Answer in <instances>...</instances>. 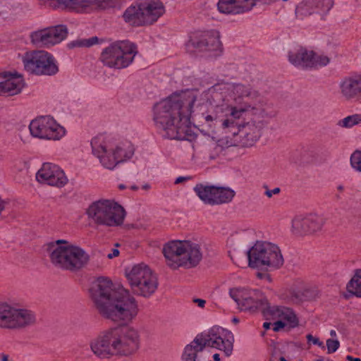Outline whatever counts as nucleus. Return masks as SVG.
<instances>
[{"mask_svg":"<svg viewBox=\"0 0 361 361\" xmlns=\"http://www.w3.org/2000/svg\"><path fill=\"white\" fill-rule=\"evenodd\" d=\"M90 293L96 310L105 319L130 322L137 315L139 309L135 299L127 292L116 290L106 278H99Z\"/></svg>","mask_w":361,"mask_h":361,"instance_id":"1","label":"nucleus"},{"mask_svg":"<svg viewBox=\"0 0 361 361\" xmlns=\"http://www.w3.org/2000/svg\"><path fill=\"white\" fill-rule=\"evenodd\" d=\"M196 99L192 94L172 95L155 106V120L166 135L173 140H190L193 137L190 113Z\"/></svg>","mask_w":361,"mask_h":361,"instance_id":"2","label":"nucleus"},{"mask_svg":"<svg viewBox=\"0 0 361 361\" xmlns=\"http://www.w3.org/2000/svg\"><path fill=\"white\" fill-rule=\"evenodd\" d=\"M140 334L133 326H123L104 331L91 343V349L97 356L105 358L111 355L128 356L139 348Z\"/></svg>","mask_w":361,"mask_h":361,"instance_id":"3","label":"nucleus"},{"mask_svg":"<svg viewBox=\"0 0 361 361\" xmlns=\"http://www.w3.org/2000/svg\"><path fill=\"white\" fill-rule=\"evenodd\" d=\"M51 262L57 268L71 272H78L90 262L89 254L79 246L65 240H57L48 245Z\"/></svg>","mask_w":361,"mask_h":361,"instance_id":"4","label":"nucleus"},{"mask_svg":"<svg viewBox=\"0 0 361 361\" xmlns=\"http://www.w3.org/2000/svg\"><path fill=\"white\" fill-rule=\"evenodd\" d=\"M163 253L167 265L173 269L195 267L202 257L200 246L186 240L169 242L164 245Z\"/></svg>","mask_w":361,"mask_h":361,"instance_id":"5","label":"nucleus"},{"mask_svg":"<svg viewBox=\"0 0 361 361\" xmlns=\"http://www.w3.org/2000/svg\"><path fill=\"white\" fill-rule=\"evenodd\" d=\"M87 213L94 223L109 226L121 225L126 214L121 205L109 200H99L92 203Z\"/></svg>","mask_w":361,"mask_h":361,"instance_id":"6","label":"nucleus"},{"mask_svg":"<svg viewBox=\"0 0 361 361\" xmlns=\"http://www.w3.org/2000/svg\"><path fill=\"white\" fill-rule=\"evenodd\" d=\"M137 54L135 44L121 41L106 47L101 54V61L110 68L119 69L128 66Z\"/></svg>","mask_w":361,"mask_h":361,"instance_id":"7","label":"nucleus"},{"mask_svg":"<svg viewBox=\"0 0 361 361\" xmlns=\"http://www.w3.org/2000/svg\"><path fill=\"white\" fill-rule=\"evenodd\" d=\"M247 257L248 264L252 268L279 267L283 262L279 247L267 242H257L248 250Z\"/></svg>","mask_w":361,"mask_h":361,"instance_id":"8","label":"nucleus"},{"mask_svg":"<svg viewBox=\"0 0 361 361\" xmlns=\"http://www.w3.org/2000/svg\"><path fill=\"white\" fill-rule=\"evenodd\" d=\"M35 317L27 310L16 309L6 303L0 304V328L16 329L34 324Z\"/></svg>","mask_w":361,"mask_h":361,"instance_id":"9","label":"nucleus"},{"mask_svg":"<svg viewBox=\"0 0 361 361\" xmlns=\"http://www.w3.org/2000/svg\"><path fill=\"white\" fill-rule=\"evenodd\" d=\"M26 71L36 75H51L58 72V67L51 54L45 51H35L24 60Z\"/></svg>","mask_w":361,"mask_h":361,"instance_id":"10","label":"nucleus"},{"mask_svg":"<svg viewBox=\"0 0 361 361\" xmlns=\"http://www.w3.org/2000/svg\"><path fill=\"white\" fill-rule=\"evenodd\" d=\"M31 134L36 137L47 140H59L64 135L63 128L48 116L33 120L30 124Z\"/></svg>","mask_w":361,"mask_h":361,"instance_id":"11","label":"nucleus"},{"mask_svg":"<svg viewBox=\"0 0 361 361\" xmlns=\"http://www.w3.org/2000/svg\"><path fill=\"white\" fill-rule=\"evenodd\" d=\"M68 35L66 25H59L33 32L30 35L31 42L36 45L49 47L60 43Z\"/></svg>","mask_w":361,"mask_h":361,"instance_id":"12","label":"nucleus"},{"mask_svg":"<svg viewBox=\"0 0 361 361\" xmlns=\"http://www.w3.org/2000/svg\"><path fill=\"white\" fill-rule=\"evenodd\" d=\"M195 191L202 200L212 204L228 202L235 195V192L229 188L204 186L202 184L197 185Z\"/></svg>","mask_w":361,"mask_h":361,"instance_id":"13","label":"nucleus"},{"mask_svg":"<svg viewBox=\"0 0 361 361\" xmlns=\"http://www.w3.org/2000/svg\"><path fill=\"white\" fill-rule=\"evenodd\" d=\"M223 339L214 334H198L194 340L185 348L183 358L184 361H196L197 353L202 352L207 346L217 348L221 345Z\"/></svg>","mask_w":361,"mask_h":361,"instance_id":"14","label":"nucleus"},{"mask_svg":"<svg viewBox=\"0 0 361 361\" xmlns=\"http://www.w3.org/2000/svg\"><path fill=\"white\" fill-rule=\"evenodd\" d=\"M38 182L58 188L63 187L68 183V178L58 166L44 163L36 174Z\"/></svg>","mask_w":361,"mask_h":361,"instance_id":"15","label":"nucleus"},{"mask_svg":"<svg viewBox=\"0 0 361 361\" xmlns=\"http://www.w3.org/2000/svg\"><path fill=\"white\" fill-rule=\"evenodd\" d=\"M324 224V219L317 215L303 216L298 215L292 221V231L300 235L314 234L320 231Z\"/></svg>","mask_w":361,"mask_h":361,"instance_id":"16","label":"nucleus"},{"mask_svg":"<svg viewBox=\"0 0 361 361\" xmlns=\"http://www.w3.org/2000/svg\"><path fill=\"white\" fill-rule=\"evenodd\" d=\"M94 152L99 158L102 164L109 169H112L116 164L125 159H129L133 154L132 149L127 152L123 148L117 147L111 153H107L106 147L100 145L94 147Z\"/></svg>","mask_w":361,"mask_h":361,"instance_id":"17","label":"nucleus"},{"mask_svg":"<svg viewBox=\"0 0 361 361\" xmlns=\"http://www.w3.org/2000/svg\"><path fill=\"white\" fill-rule=\"evenodd\" d=\"M266 309L263 310V315L267 319H283L287 322L290 327L294 328L298 326L299 321L295 312L289 307L265 305Z\"/></svg>","mask_w":361,"mask_h":361,"instance_id":"18","label":"nucleus"},{"mask_svg":"<svg viewBox=\"0 0 361 361\" xmlns=\"http://www.w3.org/2000/svg\"><path fill=\"white\" fill-rule=\"evenodd\" d=\"M263 123L261 121L247 122L243 125H239L236 129L230 132L233 135H240L242 142L245 146H251L260 137Z\"/></svg>","mask_w":361,"mask_h":361,"instance_id":"19","label":"nucleus"},{"mask_svg":"<svg viewBox=\"0 0 361 361\" xmlns=\"http://www.w3.org/2000/svg\"><path fill=\"white\" fill-rule=\"evenodd\" d=\"M289 60L294 65L306 67L326 65L329 62L328 57L317 56L314 51L305 48H300L296 53H290Z\"/></svg>","mask_w":361,"mask_h":361,"instance_id":"20","label":"nucleus"},{"mask_svg":"<svg viewBox=\"0 0 361 361\" xmlns=\"http://www.w3.org/2000/svg\"><path fill=\"white\" fill-rule=\"evenodd\" d=\"M257 0H219L218 9L226 14H240L251 10Z\"/></svg>","mask_w":361,"mask_h":361,"instance_id":"21","label":"nucleus"},{"mask_svg":"<svg viewBox=\"0 0 361 361\" xmlns=\"http://www.w3.org/2000/svg\"><path fill=\"white\" fill-rule=\"evenodd\" d=\"M23 87V82L20 76L4 73L0 75V94L13 96L18 94Z\"/></svg>","mask_w":361,"mask_h":361,"instance_id":"22","label":"nucleus"},{"mask_svg":"<svg viewBox=\"0 0 361 361\" xmlns=\"http://www.w3.org/2000/svg\"><path fill=\"white\" fill-rule=\"evenodd\" d=\"M143 25H151L164 13L162 3L158 0H151L141 4Z\"/></svg>","mask_w":361,"mask_h":361,"instance_id":"23","label":"nucleus"},{"mask_svg":"<svg viewBox=\"0 0 361 361\" xmlns=\"http://www.w3.org/2000/svg\"><path fill=\"white\" fill-rule=\"evenodd\" d=\"M342 97L347 99L357 97L361 94V76L346 77L339 85Z\"/></svg>","mask_w":361,"mask_h":361,"instance_id":"24","label":"nucleus"},{"mask_svg":"<svg viewBox=\"0 0 361 361\" xmlns=\"http://www.w3.org/2000/svg\"><path fill=\"white\" fill-rule=\"evenodd\" d=\"M221 45L219 35L210 32H206L198 39H191L187 44L190 50L192 48H197L201 51H213L218 49Z\"/></svg>","mask_w":361,"mask_h":361,"instance_id":"25","label":"nucleus"},{"mask_svg":"<svg viewBox=\"0 0 361 361\" xmlns=\"http://www.w3.org/2000/svg\"><path fill=\"white\" fill-rule=\"evenodd\" d=\"M153 274L152 270L147 265L140 264L134 266L131 271L127 274V277L131 288H133L143 281L148 279V277Z\"/></svg>","mask_w":361,"mask_h":361,"instance_id":"26","label":"nucleus"},{"mask_svg":"<svg viewBox=\"0 0 361 361\" xmlns=\"http://www.w3.org/2000/svg\"><path fill=\"white\" fill-rule=\"evenodd\" d=\"M227 90L225 84H217L209 88L206 92L202 94L204 98L209 100L212 105L219 106L224 100V93Z\"/></svg>","mask_w":361,"mask_h":361,"instance_id":"27","label":"nucleus"},{"mask_svg":"<svg viewBox=\"0 0 361 361\" xmlns=\"http://www.w3.org/2000/svg\"><path fill=\"white\" fill-rule=\"evenodd\" d=\"M157 279L153 274L148 277V279L143 281L131 288L134 293L144 297H147L154 293L157 288Z\"/></svg>","mask_w":361,"mask_h":361,"instance_id":"28","label":"nucleus"},{"mask_svg":"<svg viewBox=\"0 0 361 361\" xmlns=\"http://www.w3.org/2000/svg\"><path fill=\"white\" fill-rule=\"evenodd\" d=\"M265 305H269L266 298L255 299L249 292L247 295L246 300L244 301V303H241L240 310L250 312L260 310L263 314V310L266 309Z\"/></svg>","mask_w":361,"mask_h":361,"instance_id":"29","label":"nucleus"},{"mask_svg":"<svg viewBox=\"0 0 361 361\" xmlns=\"http://www.w3.org/2000/svg\"><path fill=\"white\" fill-rule=\"evenodd\" d=\"M123 18L126 23H128L132 25H143V18L142 16L141 5L137 7H129L124 13Z\"/></svg>","mask_w":361,"mask_h":361,"instance_id":"30","label":"nucleus"},{"mask_svg":"<svg viewBox=\"0 0 361 361\" xmlns=\"http://www.w3.org/2000/svg\"><path fill=\"white\" fill-rule=\"evenodd\" d=\"M347 290L352 295L361 298V269H357L354 276L346 286Z\"/></svg>","mask_w":361,"mask_h":361,"instance_id":"31","label":"nucleus"},{"mask_svg":"<svg viewBox=\"0 0 361 361\" xmlns=\"http://www.w3.org/2000/svg\"><path fill=\"white\" fill-rule=\"evenodd\" d=\"M244 112L243 109H237L235 107H232L229 116L223 122V126L225 128H231V130L236 129L240 124H238L235 121L239 119Z\"/></svg>","mask_w":361,"mask_h":361,"instance_id":"32","label":"nucleus"},{"mask_svg":"<svg viewBox=\"0 0 361 361\" xmlns=\"http://www.w3.org/2000/svg\"><path fill=\"white\" fill-rule=\"evenodd\" d=\"M292 299L296 302L310 300L315 298L314 291L308 288H303L291 293Z\"/></svg>","mask_w":361,"mask_h":361,"instance_id":"33","label":"nucleus"},{"mask_svg":"<svg viewBox=\"0 0 361 361\" xmlns=\"http://www.w3.org/2000/svg\"><path fill=\"white\" fill-rule=\"evenodd\" d=\"M249 292L243 288H231L229 291L230 296L235 300L239 308L241 307V303L246 300L247 295Z\"/></svg>","mask_w":361,"mask_h":361,"instance_id":"34","label":"nucleus"},{"mask_svg":"<svg viewBox=\"0 0 361 361\" xmlns=\"http://www.w3.org/2000/svg\"><path fill=\"white\" fill-rule=\"evenodd\" d=\"M57 1L64 8L75 9L87 6L90 0H57Z\"/></svg>","mask_w":361,"mask_h":361,"instance_id":"35","label":"nucleus"},{"mask_svg":"<svg viewBox=\"0 0 361 361\" xmlns=\"http://www.w3.org/2000/svg\"><path fill=\"white\" fill-rule=\"evenodd\" d=\"M341 126L345 128H351L355 125L361 123V114H354L343 118Z\"/></svg>","mask_w":361,"mask_h":361,"instance_id":"36","label":"nucleus"},{"mask_svg":"<svg viewBox=\"0 0 361 361\" xmlns=\"http://www.w3.org/2000/svg\"><path fill=\"white\" fill-rule=\"evenodd\" d=\"M353 167L361 171V151H355L350 157Z\"/></svg>","mask_w":361,"mask_h":361,"instance_id":"37","label":"nucleus"},{"mask_svg":"<svg viewBox=\"0 0 361 361\" xmlns=\"http://www.w3.org/2000/svg\"><path fill=\"white\" fill-rule=\"evenodd\" d=\"M121 174L125 178H133L135 177L136 171L133 165L128 164Z\"/></svg>","mask_w":361,"mask_h":361,"instance_id":"38","label":"nucleus"},{"mask_svg":"<svg viewBox=\"0 0 361 361\" xmlns=\"http://www.w3.org/2000/svg\"><path fill=\"white\" fill-rule=\"evenodd\" d=\"M326 346L328 353H332L338 350L340 346V343L337 340L328 339L326 341Z\"/></svg>","mask_w":361,"mask_h":361,"instance_id":"39","label":"nucleus"},{"mask_svg":"<svg viewBox=\"0 0 361 361\" xmlns=\"http://www.w3.org/2000/svg\"><path fill=\"white\" fill-rule=\"evenodd\" d=\"M97 42H98V38L97 37H93L87 39L78 41V42H76V44L78 46H80V47H88L94 44H97Z\"/></svg>","mask_w":361,"mask_h":361,"instance_id":"40","label":"nucleus"},{"mask_svg":"<svg viewBox=\"0 0 361 361\" xmlns=\"http://www.w3.org/2000/svg\"><path fill=\"white\" fill-rule=\"evenodd\" d=\"M221 345H223V351L227 356L231 355L233 348V344L232 341L229 340H223Z\"/></svg>","mask_w":361,"mask_h":361,"instance_id":"41","label":"nucleus"},{"mask_svg":"<svg viewBox=\"0 0 361 361\" xmlns=\"http://www.w3.org/2000/svg\"><path fill=\"white\" fill-rule=\"evenodd\" d=\"M276 321L274 322L273 325V331L277 332L280 331L281 329L286 326V323L281 319H276Z\"/></svg>","mask_w":361,"mask_h":361,"instance_id":"42","label":"nucleus"},{"mask_svg":"<svg viewBox=\"0 0 361 361\" xmlns=\"http://www.w3.org/2000/svg\"><path fill=\"white\" fill-rule=\"evenodd\" d=\"M216 116H213L212 115L207 116L204 120L202 121V126H208L209 127H212V123L216 121Z\"/></svg>","mask_w":361,"mask_h":361,"instance_id":"43","label":"nucleus"},{"mask_svg":"<svg viewBox=\"0 0 361 361\" xmlns=\"http://www.w3.org/2000/svg\"><path fill=\"white\" fill-rule=\"evenodd\" d=\"M307 339L308 341H312L314 344L318 345L319 346H322L323 345V343L319 341V338L313 337L311 334L307 336Z\"/></svg>","mask_w":361,"mask_h":361,"instance_id":"44","label":"nucleus"},{"mask_svg":"<svg viewBox=\"0 0 361 361\" xmlns=\"http://www.w3.org/2000/svg\"><path fill=\"white\" fill-rule=\"evenodd\" d=\"M280 192V189L279 188H274L272 190H267L266 195L267 197H271L272 194H278Z\"/></svg>","mask_w":361,"mask_h":361,"instance_id":"45","label":"nucleus"},{"mask_svg":"<svg viewBox=\"0 0 361 361\" xmlns=\"http://www.w3.org/2000/svg\"><path fill=\"white\" fill-rule=\"evenodd\" d=\"M119 255V251L117 249H114L112 253H109L107 257L109 259H112L114 257H117Z\"/></svg>","mask_w":361,"mask_h":361,"instance_id":"46","label":"nucleus"},{"mask_svg":"<svg viewBox=\"0 0 361 361\" xmlns=\"http://www.w3.org/2000/svg\"><path fill=\"white\" fill-rule=\"evenodd\" d=\"M194 302L197 303L198 306L200 307H204L206 303L205 300L202 299H195Z\"/></svg>","mask_w":361,"mask_h":361,"instance_id":"47","label":"nucleus"},{"mask_svg":"<svg viewBox=\"0 0 361 361\" xmlns=\"http://www.w3.org/2000/svg\"><path fill=\"white\" fill-rule=\"evenodd\" d=\"M346 359L348 360V361H361V360L358 357H353L352 356L350 355H348L346 357Z\"/></svg>","mask_w":361,"mask_h":361,"instance_id":"48","label":"nucleus"},{"mask_svg":"<svg viewBox=\"0 0 361 361\" xmlns=\"http://www.w3.org/2000/svg\"><path fill=\"white\" fill-rule=\"evenodd\" d=\"M5 208V202L0 197V214Z\"/></svg>","mask_w":361,"mask_h":361,"instance_id":"49","label":"nucleus"},{"mask_svg":"<svg viewBox=\"0 0 361 361\" xmlns=\"http://www.w3.org/2000/svg\"><path fill=\"white\" fill-rule=\"evenodd\" d=\"M188 178H185V177H178L176 181H175V183L176 184H178L180 183H182L183 181H184L185 180H186Z\"/></svg>","mask_w":361,"mask_h":361,"instance_id":"50","label":"nucleus"},{"mask_svg":"<svg viewBox=\"0 0 361 361\" xmlns=\"http://www.w3.org/2000/svg\"><path fill=\"white\" fill-rule=\"evenodd\" d=\"M272 324L271 322H264L263 324V327L265 329H269Z\"/></svg>","mask_w":361,"mask_h":361,"instance_id":"51","label":"nucleus"},{"mask_svg":"<svg viewBox=\"0 0 361 361\" xmlns=\"http://www.w3.org/2000/svg\"><path fill=\"white\" fill-rule=\"evenodd\" d=\"M214 361H220V357L219 354H214Z\"/></svg>","mask_w":361,"mask_h":361,"instance_id":"52","label":"nucleus"},{"mask_svg":"<svg viewBox=\"0 0 361 361\" xmlns=\"http://www.w3.org/2000/svg\"><path fill=\"white\" fill-rule=\"evenodd\" d=\"M266 274H263V273H261V272H258L257 274V276L258 278L259 279H262Z\"/></svg>","mask_w":361,"mask_h":361,"instance_id":"53","label":"nucleus"},{"mask_svg":"<svg viewBox=\"0 0 361 361\" xmlns=\"http://www.w3.org/2000/svg\"><path fill=\"white\" fill-rule=\"evenodd\" d=\"M232 321H233V322L234 324H237V323H238V322H239L238 319V318H236V317H234V318L232 319Z\"/></svg>","mask_w":361,"mask_h":361,"instance_id":"54","label":"nucleus"},{"mask_svg":"<svg viewBox=\"0 0 361 361\" xmlns=\"http://www.w3.org/2000/svg\"><path fill=\"white\" fill-rule=\"evenodd\" d=\"M336 331H335L334 330L331 331V332H330V335H331V336H336Z\"/></svg>","mask_w":361,"mask_h":361,"instance_id":"55","label":"nucleus"},{"mask_svg":"<svg viewBox=\"0 0 361 361\" xmlns=\"http://www.w3.org/2000/svg\"><path fill=\"white\" fill-rule=\"evenodd\" d=\"M279 361H287L283 357L279 358Z\"/></svg>","mask_w":361,"mask_h":361,"instance_id":"56","label":"nucleus"},{"mask_svg":"<svg viewBox=\"0 0 361 361\" xmlns=\"http://www.w3.org/2000/svg\"><path fill=\"white\" fill-rule=\"evenodd\" d=\"M2 360L3 361H8V357L6 356H4Z\"/></svg>","mask_w":361,"mask_h":361,"instance_id":"57","label":"nucleus"},{"mask_svg":"<svg viewBox=\"0 0 361 361\" xmlns=\"http://www.w3.org/2000/svg\"><path fill=\"white\" fill-rule=\"evenodd\" d=\"M119 188H120L121 189H123V188H125V186H124L123 185H119Z\"/></svg>","mask_w":361,"mask_h":361,"instance_id":"58","label":"nucleus"},{"mask_svg":"<svg viewBox=\"0 0 361 361\" xmlns=\"http://www.w3.org/2000/svg\"><path fill=\"white\" fill-rule=\"evenodd\" d=\"M137 188V186H135V185L132 186L133 190H136Z\"/></svg>","mask_w":361,"mask_h":361,"instance_id":"59","label":"nucleus"},{"mask_svg":"<svg viewBox=\"0 0 361 361\" xmlns=\"http://www.w3.org/2000/svg\"><path fill=\"white\" fill-rule=\"evenodd\" d=\"M219 350H223V345H220L219 348H218Z\"/></svg>","mask_w":361,"mask_h":361,"instance_id":"60","label":"nucleus"},{"mask_svg":"<svg viewBox=\"0 0 361 361\" xmlns=\"http://www.w3.org/2000/svg\"><path fill=\"white\" fill-rule=\"evenodd\" d=\"M338 190H342L343 187H342V186H339V187L338 188Z\"/></svg>","mask_w":361,"mask_h":361,"instance_id":"61","label":"nucleus"},{"mask_svg":"<svg viewBox=\"0 0 361 361\" xmlns=\"http://www.w3.org/2000/svg\"><path fill=\"white\" fill-rule=\"evenodd\" d=\"M209 157H210V158L213 159V158H214L215 156L210 155Z\"/></svg>","mask_w":361,"mask_h":361,"instance_id":"62","label":"nucleus"},{"mask_svg":"<svg viewBox=\"0 0 361 361\" xmlns=\"http://www.w3.org/2000/svg\"><path fill=\"white\" fill-rule=\"evenodd\" d=\"M214 146H215V148L219 149V147L216 145V144H214Z\"/></svg>","mask_w":361,"mask_h":361,"instance_id":"63","label":"nucleus"},{"mask_svg":"<svg viewBox=\"0 0 361 361\" xmlns=\"http://www.w3.org/2000/svg\"><path fill=\"white\" fill-rule=\"evenodd\" d=\"M317 361H323V360L320 359V360H317Z\"/></svg>","mask_w":361,"mask_h":361,"instance_id":"64","label":"nucleus"}]
</instances>
